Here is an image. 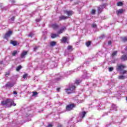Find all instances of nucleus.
Returning <instances> with one entry per match:
<instances>
[{
  "mask_svg": "<svg viewBox=\"0 0 127 127\" xmlns=\"http://www.w3.org/2000/svg\"><path fill=\"white\" fill-rule=\"evenodd\" d=\"M85 75H87V74H86Z\"/></svg>",
  "mask_w": 127,
  "mask_h": 127,
  "instance_id": "nucleus-53",
  "label": "nucleus"
},
{
  "mask_svg": "<svg viewBox=\"0 0 127 127\" xmlns=\"http://www.w3.org/2000/svg\"><path fill=\"white\" fill-rule=\"evenodd\" d=\"M117 14H121L124 12V9H120L118 10L117 11Z\"/></svg>",
  "mask_w": 127,
  "mask_h": 127,
  "instance_id": "nucleus-15",
  "label": "nucleus"
},
{
  "mask_svg": "<svg viewBox=\"0 0 127 127\" xmlns=\"http://www.w3.org/2000/svg\"><path fill=\"white\" fill-rule=\"evenodd\" d=\"M36 95H37V92H33V95L32 96H36Z\"/></svg>",
  "mask_w": 127,
  "mask_h": 127,
  "instance_id": "nucleus-35",
  "label": "nucleus"
},
{
  "mask_svg": "<svg viewBox=\"0 0 127 127\" xmlns=\"http://www.w3.org/2000/svg\"><path fill=\"white\" fill-rule=\"evenodd\" d=\"M14 86V82H7L6 84L5 85V87L6 88H11Z\"/></svg>",
  "mask_w": 127,
  "mask_h": 127,
  "instance_id": "nucleus-7",
  "label": "nucleus"
},
{
  "mask_svg": "<svg viewBox=\"0 0 127 127\" xmlns=\"http://www.w3.org/2000/svg\"><path fill=\"white\" fill-rule=\"evenodd\" d=\"M9 73H7L6 74V75H8Z\"/></svg>",
  "mask_w": 127,
  "mask_h": 127,
  "instance_id": "nucleus-49",
  "label": "nucleus"
},
{
  "mask_svg": "<svg viewBox=\"0 0 127 127\" xmlns=\"http://www.w3.org/2000/svg\"><path fill=\"white\" fill-rule=\"evenodd\" d=\"M27 78V74L25 73L23 75V79H26Z\"/></svg>",
  "mask_w": 127,
  "mask_h": 127,
  "instance_id": "nucleus-30",
  "label": "nucleus"
},
{
  "mask_svg": "<svg viewBox=\"0 0 127 127\" xmlns=\"http://www.w3.org/2000/svg\"><path fill=\"white\" fill-rule=\"evenodd\" d=\"M51 46H55L56 45V43L55 42H51L50 43Z\"/></svg>",
  "mask_w": 127,
  "mask_h": 127,
  "instance_id": "nucleus-22",
  "label": "nucleus"
},
{
  "mask_svg": "<svg viewBox=\"0 0 127 127\" xmlns=\"http://www.w3.org/2000/svg\"><path fill=\"white\" fill-rule=\"evenodd\" d=\"M68 40L67 39V37H63V39L61 40V42H63L64 43H66Z\"/></svg>",
  "mask_w": 127,
  "mask_h": 127,
  "instance_id": "nucleus-12",
  "label": "nucleus"
},
{
  "mask_svg": "<svg viewBox=\"0 0 127 127\" xmlns=\"http://www.w3.org/2000/svg\"><path fill=\"white\" fill-rule=\"evenodd\" d=\"M86 114H87V113L85 111L80 113L79 116L77 118L78 122H81V121L83 120V118H84L85 116H86Z\"/></svg>",
  "mask_w": 127,
  "mask_h": 127,
  "instance_id": "nucleus-3",
  "label": "nucleus"
},
{
  "mask_svg": "<svg viewBox=\"0 0 127 127\" xmlns=\"http://www.w3.org/2000/svg\"><path fill=\"white\" fill-rule=\"evenodd\" d=\"M53 127V126H52V125H51V124H49L48 126H47V127Z\"/></svg>",
  "mask_w": 127,
  "mask_h": 127,
  "instance_id": "nucleus-42",
  "label": "nucleus"
},
{
  "mask_svg": "<svg viewBox=\"0 0 127 127\" xmlns=\"http://www.w3.org/2000/svg\"><path fill=\"white\" fill-rule=\"evenodd\" d=\"M52 27L54 28V29H57L58 27H59L57 24H53L52 25Z\"/></svg>",
  "mask_w": 127,
  "mask_h": 127,
  "instance_id": "nucleus-14",
  "label": "nucleus"
},
{
  "mask_svg": "<svg viewBox=\"0 0 127 127\" xmlns=\"http://www.w3.org/2000/svg\"><path fill=\"white\" fill-rule=\"evenodd\" d=\"M26 54H27V51H23L21 54V58H24Z\"/></svg>",
  "mask_w": 127,
  "mask_h": 127,
  "instance_id": "nucleus-11",
  "label": "nucleus"
},
{
  "mask_svg": "<svg viewBox=\"0 0 127 127\" xmlns=\"http://www.w3.org/2000/svg\"><path fill=\"white\" fill-rule=\"evenodd\" d=\"M111 44H112V41H108V45H111Z\"/></svg>",
  "mask_w": 127,
  "mask_h": 127,
  "instance_id": "nucleus-39",
  "label": "nucleus"
},
{
  "mask_svg": "<svg viewBox=\"0 0 127 127\" xmlns=\"http://www.w3.org/2000/svg\"><path fill=\"white\" fill-rule=\"evenodd\" d=\"M125 78L126 77L124 75H120L119 76V79H125Z\"/></svg>",
  "mask_w": 127,
  "mask_h": 127,
  "instance_id": "nucleus-26",
  "label": "nucleus"
},
{
  "mask_svg": "<svg viewBox=\"0 0 127 127\" xmlns=\"http://www.w3.org/2000/svg\"><path fill=\"white\" fill-rule=\"evenodd\" d=\"M86 46L89 47L91 45V42H87L86 43Z\"/></svg>",
  "mask_w": 127,
  "mask_h": 127,
  "instance_id": "nucleus-29",
  "label": "nucleus"
},
{
  "mask_svg": "<svg viewBox=\"0 0 127 127\" xmlns=\"http://www.w3.org/2000/svg\"><path fill=\"white\" fill-rule=\"evenodd\" d=\"M21 68H22L21 65H19L16 67V71H19V70H20V69H21Z\"/></svg>",
  "mask_w": 127,
  "mask_h": 127,
  "instance_id": "nucleus-25",
  "label": "nucleus"
},
{
  "mask_svg": "<svg viewBox=\"0 0 127 127\" xmlns=\"http://www.w3.org/2000/svg\"><path fill=\"white\" fill-rule=\"evenodd\" d=\"M59 36V34H52L51 38H56V37H58Z\"/></svg>",
  "mask_w": 127,
  "mask_h": 127,
  "instance_id": "nucleus-13",
  "label": "nucleus"
},
{
  "mask_svg": "<svg viewBox=\"0 0 127 127\" xmlns=\"http://www.w3.org/2000/svg\"><path fill=\"white\" fill-rule=\"evenodd\" d=\"M75 89H76L75 85L71 84L68 88L65 89V92L67 94H71L75 91Z\"/></svg>",
  "mask_w": 127,
  "mask_h": 127,
  "instance_id": "nucleus-2",
  "label": "nucleus"
},
{
  "mask_svg": "<svg viewBox=\"0 0 127 127\" xmlns=\"http://www.w3.org/2000/svg\"><path fill=\"white\" fill-rule=\"evenodd\" d=\"M126 67V65L121 64L117 65L116 69L117 71H120V72H121L123 71V70H124V69H125V68Z\"/></svg>",
  "mask_w": 127,
  "mask_h": 127,
  "instance_id": "nucleus-4",
  "label": "nucleus"
},
{
  "mask_svg": "<svg viewBox=\"0 0 127 127\" xmlns=\"http://www.w3.org/2000/svg\"><path fill=\"white\" fill-rule=\"evenodd\" d=\"M36 21H37V22H39V21H40V19H37L36 20Z\"/></svg>",
  "mask_w": 127,
  "mask_h": 127,
  "instance_id": "nucleus-41",
  "label": "nucleus"
},
{
  "mask_svg": "<svg viewBox=\"0 0 127 127\" xmlns=\"http://www.w3.org/2000/svg\"><path fill=\"white\" fill-rule=\"evenodd\" d=\"M113 70H114V68H113V67H110V68H109V71L110 72H111V71H113Z\"/></svg>",
  "mask_w": 127,
  "mask_h": 127,
  "instance_id": "nucleus-34",
  "label": "nucleus"
},
{
  "mask_svg": "<svg viewBox=\"0 0 127 127\" xmlns=\"http://www.w3.org/2000/svg\"><path fill=\"white\" fill-rule=\"evenodd\" d=\"M38 48V47H36L34 48V51H36V50H37Z\"/></svg>",
  "mask_w": 127,
  "mask_h": 127,
  "instance_id": "nucleus-38",
  "label": "nucleus"
},
{
  "mask_svg": "<svg viewBox=\"0 0 127 127\" xmlns=\"http://www.w3.org/2000/svg\"><path fill=\"white\" fill-rule=\"evenodd\" d=\"M125 51H126V52L127 51V47L125 48Z\"/></svg>",
  "mask_w": 127,
  "mask_h": 127,
  "instance_id": "nucleus-47",
  "label": "nucleus"
},
{
  "mask_svg": "<svg viewBox=\"0 0 127 127\" xmlns=\"http://www.w3.org/2000/svg\"><path fill=\"white\" fill-rule=\"evenodd\" d=\"M121 59L122 60H123V61H126V60H127V56H123L121 57Z\"/></svg>",
  "mask_w": 127,
  "mask_h": 127,
  "instance_id": "nucleus-17",
  "label": "nucleus"
},
{
  "mask_svg": "<svg viewBox=\"0 0 127 127\" xmlns=\"http://www.w3.org/2000/svg\"><path fill=\"white\" fill-rule=\"evenodd\" d=\"M117 53H118L117 51L114 52L112 55V57H114V56H116L117 55Z\"/></svg>",
  "mask_w": 127,
  "mask_h": 127,
  "instance_id": "nucleus-24",
  "label": "nucleus"
},
{
  "mask_svg": "<svg viewBox=\"0 0 127 127\" xmlns=\"http://www.w3.org/2000/svg\"><path fill=\"white\" fill-rule=\"evenodd\" d=\"M112 108H114V110H116V105H112Z\"/></svg>",
  "mask_w": 127,
  "mask_h": 127,
  "instance_id": "nucleus-40",
  "label": "nucleus"
},
{
  "mask_svg": "<svg viewBox=\"0 0 127 127\" xmlns=\"http://www.w3.org/2000/svg\"><path fill=\"white\" fill-rule=\"evenodd\" d=\"M68 17L65 16H61L60 17V20H62V19H67Z\"/></svg>",
  "mask_w": 127,
  "mask_h": 127,
  "instance_id": "nucleus-16",
  "label": "nucleus"
},
{
  "mask_svg": "<svg viewBox=\"0 0 127 127\" xmlns=\"http://www.w3.org/2000/svg\"><path fill=\"white\" fill-rule=\"evenodd\" d=\"M14 20V17L13 16L11 18V21H13Z\"/></svg>",
  "mask_w": 127,
  "mask_h": 127,
  "instance_id": "nucleus-37",
  "label": "nucleus"
},
{
  "mask_svg": "<svg viewBox=\"0 0 127 127\" xmlns=\"http://www.w3.org/2000/svg\"><path fill=\"white\" fill-rule=\"evenodd\" d=\"M1 105H2V106H5V107H7L8 108H10L11 106H14V107L16 106V104L14 103L13 100L11 99H7L2 101Z\"/></svg>",
  "mask_w": 127,
  "mask_h": 127,
  "instance_id": "nucleus-1",
  "label": "nucleus"
},
{
  "mask_svg": "<svg viewBox=\"0 0 127 127\" xmlns=\"http://www.w3.org/2000/svg\"><path fill=\"white\" fill-rule=\"evenodd\" d=\"M81 82H82V80H81L80 79H76L75 80V84H76V85H79V84H80V83H81Z\"/></svg>",
  "mask_w": 127,
  "mask_h": 127,
  "instance_id": "nucleus-18",
  "label": "nucleus"
},
{
  "mask_svg": "<svg viewBox=\"0 0 127 127\" xmlns=\"http://www.w3.org/2000/svg\"><path fill=\"white\" fill-rule=\"evenodd\" d=\"M11 34H12V31H8L5 34L4 38H5V39H7L8 38V37H9L10 36V35H11Z\"/></svg>",
  "mask_w": 127,
  "mask_h": 127,
  "instance_id": "nucleus-6",
  "label": "nucleus"
},
{
  "mask_svg": "<svg viewBox=\"0 0 127 127\" xmlns=\"http://www.w3.org/2000/svg\"><path fill=\"white\" fill-rule=\"evenodd\" d=\"M105 5H102L99 7L98 8V13H101V12H102V11L103 10V8H105Z\"/></svg>",
  "mask_w": 127,
  "mask_h": 127,
  "instance_id": "nucleus-9",
  "label": "nucleus"
},
{
  "mask_svg": "<svg viewBox=\"0 0 127 127\" xmlns=\"http://www.w3.org/2000/svg\"><path fill=\"white\" fill-rule=\"evenodd\" d=\"M62 78V76H61V75H59L58 77L56 78V80L57 81H59V80H60Z\"/></svg>",
  "mask_w": 127,
  "mask_h": 127,
  "instance_id": "nucleus-28",
  "label": "nucleus"
},
{
  "mask_svg": "<svg viewBox=\"0 0 127 127\" xmlns=\"http://www.w3.org/2000/svg\"><path fill=\"white\" fill-rule=\"evenodd\" d=\"M118 6H122L123 5V2H119L117 3Z\"/></svg>",
  "mask_w": 127,
  "mask_h": 127,
  "instance_id": "nucleus-27",
  "label": "nucleus"
},
{
  "mask_svg": "<svg viewBox=\"0 0 127 127\" xmlns=\"http://www.w3.org/2000/svg\"><path fill=\"white\" fill-rule=\"evenodd\" d=\"M74 107H75V105L69 104V105L66 106V110L67 111H71V110H73V108H74Z\"/></svg>",
  "mask_w": 127,
  "mask_h": 127,
  "instance_id": "nucleus-5",
  "label": "nucleus"
},
{
  "mask_svg": "<svg viewBox=\"0 0 127 127\" xmlns=\"http://www.w3.org/2000/svg\"><path fill=\"white\" fill-rule=\"evenodd\" d=\"M11 44H12V45H13L14 46H16V44H17V43L16 42V41H12L10 42Z\"/></svg>",
  "mask_w": 127,
  "mask_h": 127,
  "instance_id": "nucleus-19",
  "label": "nucleus"
},
{
  "mask_svg": "<svg viewBox=\"0 0 127 127\" xmlns=\"http://www.w3.org/2000/svg\"><path fill=\"white\" fill-rule=\"evenodd\" d=\"M57 92H60V88H57Z\"/></svg>",
  "mask_w": 127,
  "mask_h": 127,
  "instance_id": "nucleus-44",
  "label": "nucleus"
},
{
  "mask_svg": "<svg viewBox=\"0 0 127 127\" xmlns=\"http://www.w3.org/2000/svg\"><path fill=\"white\" fill-rule=\"evenodd\" d=\"M13 94L14 95H17V92H16V91H14Z\"/></svg>",
  "mask_w": 127,
  "mask_h": 127,
  "instance_id": "nucleus-43",
  "label": "nucleus"
},
{
  "mask_svg": "<svg viewBox=\"0 0 127 127\" xmlns=\"http://www.w3.org/2000/svg\"><path fill=\"white\" fill-rule=\"evenodd\" d=\"M120 73L123 74V75H125V74H127V70H122Z\"/></svg>",
  "mask_w": 127,
  "mask_h": 127,
  "instance_id": "nucleus-23",
  "label": "nucleus"
},
{
  "mask_svg": "<svg viewBox=\"0 0 127 127\" xmlns=\"http://www.w3.org/2000/svg\"><path fill=\"white\" fill-rule=\"evenodd\" d=\"M71 58H73V57H69V59H71Z\"/></svg>",
  "mask_w": 127,
  "mask_h": 127,
  "instance_id": "nucleus-48",
  "label": "nucleus"
},
{
  "mask_svg": "<svg viewBox=\"0 0 127 127\" xmlns=\"http://www.w3.org/2000/svg\"><path fill=\"white\" fill-rule=\"evenodd\" d=\"M92 27H93V28H96V27H97V25L95 24H92Z\"/></svg>",
  "mask_w": 127,
  "mask_h": 127,
  "instance_id": "nucleus-36",
  "label": "nucleus"
},
{
  "mask_svg": "<svg viewBox=\"0 0 127 127\" xmlns=\"http://www.w3.org/2000/svg\"><path fill=\"white\" fill-rule=\"evenodd\" d=\"M123 53H125L123 52Z\"/></svg>",
  "mask_w": 127,
  "mask_h": 127,
  "instance_id": "nucleus-52",
  "label": "nucleus"
},
{
  "mask_svg": "<svg viewBox=\"0 0 127 127\" xmlns=\"http://www.w3.org/2000/svg\"><path fill=\"white\" fill-rule=\"evenodd\" d=\"M17 51H14L12 53V56H15L17 54Z\"/></svg>",
  "mask_w": 127,
  "mask_h": 127,
  "instance_id": "nucleus-21",
  "label": "nucleus"
},
{
  "mask_svg": "<svg viewBox=\"0 0 127 127\" xmlns=\"http://www.w3.org/2000/svg\"><path fill=\"white\" fill-rule=\"evenodd\" d=\"M33 35H34V34H33V33H30L29 34V37H32V36H33Z\"/></svg>",
  "mask_w": 127,
  "mask_h": 127,
  "instance_id": "nucleus-33",
  "label": "nucleus"
},
{
  "mask_svg": "<svg viewBox=\"0 0 127 127\" xmlns=\"http://www.w3.org/2000/svg\"><path fill=\"white\" fill-rule=\"evenodd\" d=\"M65 30H66V27H63L60 30L58 31V34L59 35L61 34V33H63Z\"/></svg>",
  "mask_w": 127,
  "mask_h": 127,
  "instance_id": "nucleus-8",
  "label": "nucleus"
},
{
  "mask_svg": "<svg viewBox=\"0 0 127 127\" xmlns=\"http://www.w3.org/2000/svg\"><path fill=\"white\" fill-rule=\"evenodd\" d=\"M67 49L68 51H72L73 50V48L71 46H68Z\"/></svg>",
  "mask_w": 127,
  "mask_h": 127,
  "instance_id": "nucleus-20",
  "label": "nucleus"
},
{
  "mask_svg": "<svg viewBox=\"0 0 127 127\" xmlns=\"http://www.w3.org/2000/svg\"><path fill=\"white\" fill-rule=\"evenodd\" d=\"M72 60H73V58L72 59Z\"/></svg>",
  "mask_w": 127,
  "mask_h": 127,
  "instance_id": "nucleus-51",
  "label": "nucleus"
},
{
  "mask_svg": "<svg viewBox=\"0 0 127 127\" xmlns=\"http://www.w3.org/2000/svg\"><path fill=\"white\" fill-rule=\"evenodd\" d=\"M123 41L124 42L127 41V37H125L123 38Z\"/></svg>",
  "mask_w": 127,
  "mask_h": 127,
  "instance_id": "nucleus-32",
  "label": "nucleus"
},
{
  "mask_svg": "<svg viewBox=\"0 0 127 127\" xmlns=\"http://www.w3.org/2000/svg\"><path fill=\"white\" fill-rule=\"evenodd\" d=\"M64 13H66L68 16H70L73 14V12L72 11H67L65 10L64 11Z\"/></svg>",
  "mask_w": 127,
  "mask_h": 127,
  "instance_id": "nucleus-10",
  "label": "nucleus"
},
{
  "mask_svg": "<svg viewBox=\"0 0 127 127\" xmlns=\"http://www.w3.org/2000/svg\"><path fill=\"white\" fill-rule=\"evenodd\" d=\"M70 60L72 61V59H70Z\"/></svg>",
  "mask_w": 127,
  "mask_h": 127,
  "instance_id": "nucleus-50",
  "label": "nucleus"
},
{
  "mask_svg": "<svg viewBox=\"0 0 127 127\" xmlns=\"http://www.w3.org/2000/svg\"><path fill=\"white\" fill-rule=\"evenodd\" d=\"M2 118V115H0V119Z\"/></svg>",
  "mask_w": 127,
  "mask_h": 127,
  "instance_id": "nucleus-46",
  "label": "nucleus"
},
{
  "mask_svg": "<svg viewBox=\"0 0 127 127\" xmlns=\"http://www.w3.org/2000/svg\"><path fill=\"white\" fill-rule=\"evenodd\" d=\"M12 3H14V0H12Z\"/></svg>",
  "mask_w": 127,
  "mask_h": 127,
  "instance_id": "nucleus-45",
  "label": "nucleus"
},
{
  "mask_svg": "<svg viewBox=\"0 0 127 127\" xmlns=\"http://www.w3.org/2000/svg\"><path fill=\"white\" fill-rule=\"evenodd\" d=\"M91 13L92 14H95V13H96V10L92 9L91 11Z\"/></svg>",
  "mask_w": 127,
  "mask_h": 127,
  "instance_id": "nucleus-31",
  "label": "nucleus"
}]
</instances>
